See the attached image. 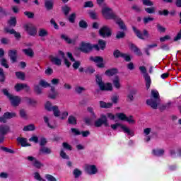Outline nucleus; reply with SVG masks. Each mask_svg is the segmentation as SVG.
Returning a JSON list of instances; mask_svg holds the SVG:
<instances>
[{"mask_svg":"<svg viewBox=\"0 0 181 181\" xmlns=\"http://www.w3.org/2000/svg\"><path fill=\"white\" fill-rule=\"evenodd\" d=\"M61 39L66 42L68 45H74L76 43V40L70 39L67 35L62 34L61 35Z\"/></svg>","mask_w":181,"mask_h":181,"instance_id":"25","label":"nucleus"},{"mask_svg":"<svg viewBox=\"0 0 181 181\" xmlns=\"http://www.w3.org/2000/svg\"><path fill=\"white\" fill-rule=\"evenodd\" d=\"M83 8H94V4L92 1H86L83 4Z\"/></svg>","mask_w":181,"mask_h":181,"instance_id":"55","label":"nucleus"},{"mask_svg":"<svg viewBox=\"0 0 181 181\" xmlns=\"http://www.w3.org/2000/svg\"><path fill=\"white\" fill-rule=\"evenodd\" d=\"M17 142L21 145L23 148H26V146H31L30 144L28 143V139L23 137H18Z\"/></svg>","mask_w":181,"mask_h":181,"instance_id":"21","label":"nucleus"},{"mask_svg":"<svg viewBox=\"0 0 181 181\" xmlns=\"http://www.w3.org/2000/svg\"><path fill=\"white\" fill-rule=\"evenodd\" d=\"M110 127V124L108 123V119H107V115L103 114L100 115V118L98 119L94 122V126L96 128H100V127Z\"/></svg>","mask_w":181,"mask_h":181,"instance_id":"5","label":"nucleus"},{"mask_svg":"<svg viewBox=\"0 0 181 181\" xmlns=\"http://www.w3.org/2000/svg\"><path fill=\"white\" fill-rule=\"evenodd\" d=\"M127 122L129 124H135V119H134V116L130 115L126 118Z\"/></svg>","mask_w":181,"mask_h":181,"instance_id":"63","label":"nucleus"},{"mask_svg":"<svg viewBox=\"0 0 181 181\" xmlns=\"http://www.w3.org/2000/svg\"><path fill=\"white\" fill-rule=\"evenodd\" d=\"M126 34L125 32L124 31H118L116 34V39L119 40V39H124L125 37Z\"/></svg>","mask_w":181,"mask_h":181,"instance_id":"45","label":"nucleus"},{"mask_svg":"<svg viewBox=\"0 0 181 181\" xmlns=\"http://www.w3.org/2000/svg\"><path fill=\"white\" fill-rule=\"evenodd\" d=\"M71 131L72 134H74V135H75V136H78V135H81V132H80V130H78V129L71 128Z\"/></svg>","mask_w":181,"mask_h":181,"instance_id":"60","label":"nucleus"},{"mask_svg":"<svg viewBox=\"0 0 181 181\" xmlns=\"http://www.w3.org/2000/svg\"><path fill=\"white\" fill-rule=\"evenodd\" d=\"M89 60L90 62H93V63H96V66L98 67V69H104L105 67V64H104V58L103 57L90 56Z\"/></svg>","mask_w":181,"mask_h":181,"instance_id":"6","label":"nucleus"},{"mask_svg":"<svg viewBox=\"0 0 181 181\" xmlns=\"http://www.w3.org/2000/svg\"><path fill=\"white\" fill-rule=\"evenodd\" d=\"M45 178L47 179V180L48 181H57V180L56 179V177H54L53 175H49V174H47L45 175Z\"/></svg>","mask_w":181,"mask_h":181,"instance_id":"64","label":"nucleus"},{"mask_svg":"<svg viewBox=\"0 0 181 181\" xmlns=\"http://www.w3.org/2000/svg\"><path fill=\"white\" fill-rule=\"evenodd\" d=\"M152 154L154 156H158V157L163 156V155L165 154V150H163V149H153Z\"/></svg>","mask_w":181,"mask_h":181,"instance_id":"26","label":"nucleus"},{"mask_svg":"<svg viewBox=\"0 0 181 181\" xmlns=\"http://www.w3.org/2000/svg\"><path fill=\"white\" fill-rule=\"evenodd\" d=\"M14 90L19 93L22 90H25V93H29L30 91V86L26 83H16L14 86Z\"/></svg>","mask_w":181,"mask_h":181,"instance_id":"11","label":"nucleus"},{"mask_svg":"<svg viewBox=\"0 0 181 181\" xmlns=\"http://www.w3.org/2000/svg\"><path fill=\"white\" fill-rule=\"evenodd\" d=\"M8 56L13 64V63H16V62H18V50L10 49L8 52Z\"/></svg>","mask_w":181,"mask_h":181,"instance_id":"13","label":"nucleus"},{"mask_svg":"<svg viewBox=\"0 0 181 181\" xmlns=\"http://www.w3.org/2000/svg\"><path fill=\"white\" fill-rule=\"evenodd\" d=\"M25 100L27 104H29L30 105H33L34 104H36V100H35L32 98L25 97Z\"/></svg>","mask_w":181,"mask_h":181,"instance_id":"58","label":"nucleus"},{"mask_svg":"<svg viewBox=\"0 0 181 181\" xmlns=\"http://www.w3.org/2000/svg\"><path fill=\"white\" fill-rule=\"evenodd\" d=\"M158 15H160V16H168L169 15V11L168 9L158 11Z\"/></svg>","mask_w":181,"mask_h":181,"instance_id":"57","label":"nucleus"},{"mask_svg":"<svg viewBox=\"0 0 181 181\" xmlns=\"http://www.w3.org/2000/svg\"><path fill=\"white\" fill-rule=\"evenodd\" d=\"M78 25L79 28H81V29H87V28H88V23H87L84 20H81Z\"/></svg>","mask_w":181,"mask_h":181,"instance_id":"43","label":"nucleus"},{"mask_svg":"<svg viewBox=\"0 0 181 181\" xmlns=\"http://www.w3.org/2000/svg\"><path fill=\"white\" fill-rule=\"evenodd\" d=\"M6 78L5 76V73H4V69L0 68V83H5Z\"/></svg>","mask_w":181,"mask_h":181,"instance_id":"49","label":"nucleus"},{"mask_svg":"<svg viewBox=\"0 0 181 181\" xmlns=\"http://www.w3.org/2000/svg\"><path fill=\"white\" fill-rule=\"evenodd\" d=\"M34 91L35 92V94H37V95H40L43 93L40 85H35Z\"/></svg>","mask_w":181,"mask_h":181,"instance_id":"41","label":"nucleus"},{"mask_svg":"<svg viewBox=\"0 0 181 181\" xmlns=\"http://www.w3.org/2000/svg\"><path fill=\"white\" fill-rule=\"evenodd\" d=\"M0 149H1V151H4V152H6L7 153H15V151L8 147L1 146Z\"/></svg>","mask_w":181,"mask_h":181,"instance_id":"53","label":"nucleus"},{"mask_svg":"<svg viewBox=\"0 0 181 181\" xmlns=\"http://www.w3.org/2000/svg\"><path fill=\"white\" fill-rule=\"evenodd\" d=\"M57 95H59V92L56 90V88L54 86H50V93L48 94V98L56 100Z\"/></svg>","mask_w":181,"mask_h":181,"instance_id":"18","label":"nucleus"},{"mask_svg":"<svg viewBox=\"0 0 181 181\" xmlns=\"http://www.w3.org/2000/svg\"><path fill=\"white\" fill-rule=\"evenodd\" d=\"M132 30L136 35V37H138V39H141V40H145V37L146 39H148L149 37V32L146 29L143 30V33H142L141 30L136 28V27L133 26Z\"/></svg>","mask_w":181,"mask_h":181,"instance_id":"4","label":"nucleus"},{"mask_svg":"<svg viewBox=\"0 0 181 181\" xmlns=\"http://www.w3.org/2000/svg\"><path fill=\"white\" fill-rule=\"evenodd\" d=\"M40 153H42L44 155H50L52 153V149L47 146H42L40 148Z\"/></svg>","mask_w":181,"mask_h":181,"instance_id":"27","label":"nucleus"},{"mask_svg":"<svg viewBox=\"0 0 181 181\" xmlns=\"http://www.w3.org/2000/svg\"><path fill=\"white\" fill-rule=\"evenodd\" d=\"M117 117L118 118V119H120V121H126L127 120V115H125V113H122V112H119L117 113Z\"/></svg>","mask_w":181,"mask_h":181,"instance_id":"46","label":"nucleus"},{"mask_svg":"<svg viewBox=\"0 0 181 181\" xmlns=\"http://www.w3.org/2000/svg\"><path fill=\"white\" fill-rule=\"evenodd\" d=\"M15 117H16V113L6 112L2 117H0V122H1V124H6L7 119H12V118H15Z\"/></svg>","mask_w":181,"mask_h":181,"instance_id":"10","label":"nucleus"},{"mask_svg":"<svg viewBox=\"0 0 181 181\" xmlns=\"http://www.w3.org/2000/svg\"><path fill=\"white\" fill-rule=\"evenodd\" d=\"M76 13H72L69 16L68 21L69 22H70V23H74L76 22Z\"/></svg>","mask_w":181,"mask_h":181,"instance_id":"47","label":"nucleus"},{"mask_svg":"<svg viewBox=\"0 0 181 181\" xmlns=\"http://www.w3.org/2000/svg\"><path fill=\"white\" fill-rule=\"evenodd\" d=\"M99 35L101 37H111L112 36V30L107 25H103L99 30Z\"/></svg>","mask_w":181,"mask_h":181,"instance_id":"8","label":"nucleus"},{"mask_svg":"<svg viewBox=\"0 0 181 181\" xmlns=\"http://www.w3.org/2000/svg\"><path fill=\"white\" fill-rule=\"evenodd\" d=\"M129 47L131 50H133L134 53H135L136 56H142V52H141V49L139 47H137L136 45H135V44H129Z\"/></svg>","mask_w":181,"mask_h":181,"instance_id":"22","label":"nucleus"},{"mask_svg":"<svg viewBox=\"0 0 181 181\" xmlns=\"http://www.w3.org/2000/svg\"><path fill=\"white\" fill-rule=\"evenodd\" d=\"M136 93H138V90L136 89H133L129 91V93L127 95L128 101H129V103H132V101H134V95H136Z\"/></svg>","mask_w":181,"mask_h":181,"instance_id":"24","label":"nucleus"},{"mask_svg":"<svg viewBox=\"0 0 181 181\" xmlns=\"http://www.w3.org/2000/svg\"><path fill=\"white\" fill-rule=\"evenodd\" d=\"M95 82L101 91H112V84L111 83H104L101 75H95Z\"/></svg>","mask_w":181,"mask_h":181,"instance_id":"2","label":"nucleus"},{"mask_svg":"<svg viewBox=\"0 0 181 181\" xmlns=\"http://www.w3.org/2000/svg\"><path fill=\"white\" fill-rule=\"evenodd\" d=\"M115 74H118L117 68L109 69L105 71V76H107V77H112L113 76H115Z\"/></svg>","mask_w":181,"mask_h":181,"instance_id":"19","label":"nucleus"},{"mask_svg":"<svg viewBox=\"0 0 181 181\" xmlns=\"http://www.w3.org/2000/svg\"><path fill=\"white\" fill-rule=\"evenodd\" d=\"M68 124L70 125H77V118L73 115H70L68 118Z\"/></svg>","mask_w":181,"mask_h":181,"instance_id":"32","label":"nucleus"},{"mask_svg":"<svg viewBox=\"0 0 181 181\" xmlns=\"http://www.w3.org/2000/svg\"><path fill=\"white\" fill-rule=\"evenodd\" d=\"M118 127H120L121 129H122L124 134H127L130 136H134V135H135L134 131L131 130V129H129L128 127H126L125 125L121 123H115L114 124L110 125V127L112 128V129H113V131H115V129H117Z\"/></svg>","mask_w":181,"mask_h":181,"instance_id":"3","label":"nucleus"},{"mask_svg":"<svg viewBox=\"0 0 181 181\" xmlns=\"http://www.w3.org/2000/svg\"><path fill=\"white\" fill-rule=\"evenodd\" d=\"M49 35V33H47V30L45 28H40L39 32H38V36L40 37H45Z\"/></svg>","mask_w":181,"mask_h":181,"instance_id":"40","label":"nucleus"},{"mask_svg":"<svg viewBox=\"0 0 181 181\" xmlns=\"http://www.w3.org/2000/svg\"><path fill=\"white\" fill-rule=\"evenodd\" d=\"M144 77L146 81V87L147 90H149V88H151V84H152L151 76H149V74H144Z\"/></svg>","mask_w":181,"mask_h":181,"instance_id":"23","label":"nucleus"},{"mask_svg":"<svg viewBox=\"0 0 181 181\" xmlns=\"http://www.w3.org/2000/svg\"><path fill=\"white\" fill-rule=\"evenodd\" d=\"M39 85L44 88H47V87H52V86H50V83L46 82V81L45 80H40Z\"/></svg>","mask_w":181,"mask_h":181,"instance_id":"48","label":"nucleus"},{"mask_svg":"<svg viewBox=\"0 0 181 181\" xmlns=\"http://www.w3.org/2000/svg\"><path fill=\"white\" fill-rule=\"evenodd\" d=\"M158 100L156 99H148L146 103L147 104V105H149L150 107H151V108H153V110H156V108H158Z\"/></svg>","mask_w":181,"mask_h":181,"instance_id":"20","label":"nucleus"},{"mask_svg":"<svg viewBox=\"0 0 181 181\" xmlns=\"http://www.w3.org/2000/svg\"><path fill=\"white\" fill-rule=\"evenodd\" d=\"M80 50L81 52H83V53H88L93 50V45H91L90 42L86 43L82 42L81 43Z\"/></svg>","mask_w":181,"mask_h":181,"instance_id":"12","label":"nucleus"},{"mask_svg":"<svg viewBox=\"0 0 181 181\" xmlns=\"http://www.w3.org/2000/svg\"><path fill=\"white\" fill-rule=\"evenodd\" d=\"M43 119H44V122H45L48 128H50L51 129H54V127L52 126L50 124V122H49V117H47V116H44Z\"/></svg>","mask_w":181,"mask_h":181,"instance_id":"54","label":"nucleus"},{"mask_svg":"<svg viewBox=\"0 0 181 181\" xmlns=\"http://www.w3.org/2000/svg\"><path fill=\"white\" fill-rule=\"evenodd\" d=\"M144 11L147 13H155V7H148V8H145Z\"/></svg>","mask_w":181,"mask_h":181,"instance_id":"62","label":"nucleus"},{"mask_svg":"<svg viewBox=\"0 0 181 181\" xmlns=\"http://www.w3.org/2000/svg\"><path fill=\"white\" fill-rule=\"evenodd\" d=\"M54 3L50 0L45 1V7L46 8L47 11H52L53 9Z\"/></svg>","mask_w":181,"mask_h":181,"instance_id":"31","label":"nucleus"},{"mask_svg":"<svg viewBox=\"0 0 181 181\" xmlns=\"http://www.w3.org/2000/svg\"><path fill=\"white\" fill-rule=\"evenodd\" d=\"M24 28L25 32H27L30 36H35L37 35V30L35 26H30L29 25L26 24L24 25Z\"/></svg>","mask_w":181,"mask_h":181,"instance_id":"15","label":"nucleus"},{"mask_svg":"<svg viewBox=\"0 0 181 181\" xmlns=\"http://www.w3.org/2000/svg\"><path fill=\"white\" fill-rule=\"evenodd\" d=\"M81 175H83V172H81V170H80L78 168H75L74 170V176L75 179L80 177V176H81Z\"/></svg>","mask_w":181,"mask_h":181,"instance_id":"44","label":"nucleus"},{"mask_svg":"<svg viewBox=\"0 0 181 181\" xmlns=\"http://www.w3.org/2000/svg\"><path fill=\"white\" fill-rule=\"evenodd\" d=\"M8 100L11 101L13 107H18L19 104H21V98L19 96H13L11 95Z\"/></svg>","mask_w":181,"mask_h":181,"instance_id":"17","label":"nucleus"},{"mask_svg":"<svg viewBox=\"0 0 181 181\" xmlns=\"http://www.w3.org/2000/svg\"><path fill=\"white\" fill-rule=\"evenodd\" d=\"M33 165L37 169H40V168L43 166V164H42V163H40L37 159H35V161L33 163Z\"/></svg>","mask_w":181,"mask_h":181,"instance_id":"51","label":"nucleus"},{"mask_svg":"<svg viewBox=\"0 0 181 181\" xmlns=\"http://www.w3.org/2000/svg\"><path fill=\"white\" fill-rule=\"evenodd\" d=\"M17 23L18 22L16 21V17H11L8 21V25L10 26V28H15Z\"/></svg>","mask_w":181,"mask_h":181,"instance_id":"29","label":"nucleus"},{"mask_svg":"<svg viewBox=\"0 0 181 181\" xmlns=\"http://www.w3.org/2000/svg\"><path fill=\"white\" fill-rule=\"evenodd\" d=\"M113 86L117 90L121 88V83H119V77L118 76H116L115 80H113Z\"/></svg>","mask_w":181,"mask_h":181,"instance_id":"34","label":"nucleus"},{"mask_svg":"<svg viewBox=\"0 0 181 181\" xmlns=\"http://www.w3.org/2000/svg\"><path fill=\"white\" fill-rule=\"evenodd\" d=\"M4 30L6 33H10V35H14V37L16 40H21L22 35H21V33L16 32L15 29L12 28L9 30V28H4Z\"/></svg>","mask_w":181,"mask_h":181,"instance_id":"16","label":"nucleus"},{"mask_svg":"<svg viewBox=\"0 0 181 181\" xmlns=\"http://www.w3.org/2000/svg\"><path fill=\"white\" fill-rule=\"evenodd\" d=\"M24 15L28 18V19H33L35 18V13L30 11H25Z\"/></svg>","mask_w":181,"mask_h":181,"instance_id":"56","label":"nucleus"},{"mask_svg":"<svg viewBox=\"0 0 181 181\" xmlns=\"http://www.w3.org/2000/svg\"><path fill=\"white\" fill-rule=\"evenodd\" d=\"M113 57H115V59H119V57H122V59H124L125 62H131L132 59L131 57V55L123 53L121 51H119V49H115L113 51Z\"/></svg>","mask_w":181,"mask_h":181,"instance_id":"7","label":"nucleus"},{"mask_svg":"<svg viewBox=\"0 0 181 181\" xmlns=\"http://www.w3.org/2000/svg\"><path fill=\"white\" fill-rule=\"evenodd\" d=\"M98 45H99V47H100L101 50H105V47H107V42L102 39L98 40Z\"/></svg>","mask_w":181,"mask_h":181,"instance_id":"33","label":"nucleus"},{"mask_svg":"<svg viewBox=\"0 0 181 181\" xmlns=\"http://www.w3.org/2000/svg\"><path fill=\"white\" fill-rule=\"evenodd\" d=\"M99 104H100V108H106V109H108V108H111V107H112V103H105L103 100H100L99 102Z\"/></svg>","mask_w":181,"mask_h":181,"instance_id":"30","label":"nucleus"},{"mask_svg":"<svg viewBox=\"0 0 181 181\" xmlns=\"http://www.w3.org/2000/svg\"><path fill=\"white\" fill-rule=\"evenodd\" d=\"M85 170L88 175H95L98 172V169L95 165H86Z\"/></svg>","mask_w":181,"mask_h":181,"instance_id":"14","label":"nucleus"},{"mask_svg":"<svg viewBox=\"0 0 181 181\" xmlns=\"http://www.w3.org/2000/svg\"><path fill=\"white\" fill-rule=\"evenodd\" d=\"M62 11L63 13L65 15V16H67L69 13H70V11H71V8H70L69 6L65 5L64 6H62Z\"/></svg>","mask_w":181,"mask_h":181,"instance_id":"36","label":"nucleus"},{"mask_svg":"<svg viewBox=\"0 0 181 181\" xmlns=\"http://www.w3.org/2000/svg\"><path fill=\"white\" fill-rule=\"evenodd\" d=\"M52 111H53L54 116H55L56 117H60V110H59V106H52Z\"/></svg>","mask_w":181,"mask_h":181,"instance_id":"38","label":"nucleus"},{"mask_svg":"<svg viewBox=\"0 0 181 181\" xmlns=\"http://www.w3.org/2000/svg\"><path fill=\"white\" fill-rule=\"evenodd\" d=\"M151 95L154 98V100H157L159 101V92L156 90H152Z\"/></svg>","mask_w":181,"mask_h":181,"instance_id":"59","label":"nucleus"},{"mask_svg":"<svg viewBox=\"0 0 181 181\" xmlns=\"http://www.w3.org/2000/svg\"><path fill=\"white\" fill-rule=\"evenodd\" d=\"M16 77L18 80H22L23 81H25V78L26 76L22 71H17V72H16Z\"/></svg>","mask_w":181,"mask_h":181,"instance_id":"37","label":"nucleus"},{"mask_svg":"<svg viewBox=\"0 0 181 181\" xmlns=\"http://www.w3.org/2000/svg\"><path fill=\"white\" fill-rule=\"evenodd\" d=\"M23 53L28 57H33L35 56V52H33V49H32V48L23 49Z\"/></svg>","mask_w":181,"mask_h":181,"instance_id":"28","label":"nucleus"},{"mask_svg":"<svg viewBox=\"0 0 181 181\" xmlns=\"http://www.w3.org/2000/svg\"><path fill=\"white\" fill-rule=\"evenodd\" d=\"M36 129V127L33 124H28L27 126H25L23 129V131L24 132H29V131H35Z\"/></svg>","mask_w":181,"mask_h":181,"instance_id":"35","label":"nucleus"},{"mask_svg":"<svg viewBox=\"0 0 181 181\" xmlns=\"http://www.w3.org/2000/svg\"><path fill=\"white\" fill-rule=\"evenodd\" d=\"M112 11V9L111 8L103 7L102 8V15L103 18L107 21H115L116 25H118L121 30H127V25H125V23H124V21Z\"/></svg>","mask_w":181,"mask_h":181,"instance_id":"1","label":"nucleus"},{"mask_svg":"<svg viewBox=\"0 0 181 181\" xmlns=\"http://www.w3.org/2000/svg\"><path fill=\"white\" fill-rule=\"evenodd\" d=\"M87 111L90 114L93 118H97V116L95 115V112H94V108H93V107L91 106L88 107Z\"/></svg>","mask_w":181,"mask_h":181,"instance_id":"52","label":"nucleus"},{"mask_svg":"<svg viewBox=\"0 0 181 181\" xmlns=\"http://www.w3.org/2000/svg\"><path fill=\"white\" fill-rule=\"evenodd\" d=\"M88 15L90 19H93V21H97V19H98V16L97 15L96 12L94 11H89Z\"/></svg>","mask_w":181,"mask_h":181,"instance_id":"42","label":"nucleus"},{"mask_svg":"<svg viewBox=\"0 0 181 181\" xmlns=\"http://www.w3.org/2000/svg\"><path fill=\"white\" fill-rule=\"evenodd\" d=\"M52 63H54L56 66H62V59L58 57H51Z\"/></svg>","mask_w":181,"mask_h":181,"instance_id":"39","label":"nucleus"},{"mask_svg":"<svg viewBox=\"0 0 181 181\" xmlns=\"http://www.w3.org/2000/svg\"><path fill=\"white\" fill-rule=\"evenodd\" d=\"M155 21V18L153 17H144L143 18V22L144 23V25H148V23H149V22H153Z\"/></svg>","mask_w":181,"mask_h":181,"instance_id":"50","label":"nucleus"},{"mask_svg":"<svg viewBox=\"0 0 181 181\" xmlns=\"http://www.w3.org/2000/svg\"><path fill=\"white\" fill-rule=\"evenodd\" d=\"M11 128L8 125H0V144L5 141V135L9 132Z\"/></svg>","mask_w":181,"mask_h":181,"instance_id":"9","label":"nucleus"},{"mask_svg":"<svg viewBox=\"0 0 181 181\" xmlns=\"http://www.w3.org/2000/svg\"><path fill=\"white\" fill-rule=\"evenodd\" d=\"M45 110H47V111H52L53 110V106H52V103H50L49 101H47L45 104Z\"/></svg>","mask_w":181,"mask_h":181,"instance_id":"61","label":"nucleus"}]
</instances>
